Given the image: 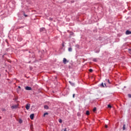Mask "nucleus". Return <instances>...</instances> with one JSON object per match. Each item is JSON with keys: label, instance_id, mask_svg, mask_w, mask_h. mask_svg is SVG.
<instances>
[{"label": "nucleus", "instance_id": "nucleus-1", "mask_svg": "<svg viewBox=\"0 0 131 131\" xmlns=\"http://www.w3.org/2000/svg\"><path fill=\"white\" fill-rule=\"evenodd\" d=\"M63 64H66L67 63H69V60H68L66 58H63Z\"/></svg>", "mask_w": 131, "mask_h": 131}, {"label": "nucleus", "instance_id": "nucleus-2", "mask_svg": "<svg viewBox=\"0 0 131 131\" xmlns=\"http://www.w3.org/2000/svg\"><path fill=\"white\" fill-rule=\"evenodd\" d=\"M25 90H26V91H32V88H31V87L27 86L25 87Z\"/></svg>", "mask_w": 131, "mask_h": 131}, {"label": "nucleus", "instance_id": "nucleus-3", "mask_svg": "<svg viewBox=\"0 0 131 131\" xmlns=\"http://www.w3.org/2000/svg\"><path fill=\"white\" fill-rule=\"evenodd\" d=\"M19 105L18 104H15L11 106L12 109H16V108H18Z\"/></svg>", "mask_w": 131, "mask_h": 131}, {"label": "nucleus", "instance_id": "nucleus-4", "mask_svg": "<svg viewBox=\"0 0 131 131\" xmlns=\"http://www.w3.org/2000/svg\"><path fill=\"white\" fill-rule=\"evenodd\" d=\"M26 108L27 110H29V109L30 108V104H27L26 105Z\"/></svg>", "mask_w": 131, "mask_h": 131}, {"label": "nucleus", "instance_id": "nucleus-5", "mask_svg": "<svg viewBox=\"0 0 131 131\" xmlns=\"http://www.w3.org/2000/svg\"><path fill=\"white\" fill-rule=\"evenodd\" d=\"M30 118L32 120L34 118V114L30 115Z\"/></svg>", "mask_w": 131, "mask_h": 131}, {"label": "nucleus", "instance_id": "nucleus-6", "mask_svg": "<svg viewBox=\"0 0 131 131\" xmlns=\"http://www.w3.org/2000/svg\"><path fill=\"white\" fill-rule=\"evenodd\" d=\"M125 33L127 35H128L129 34H131V32L128 30H127Z\"/></svg>", "mask_w": 131, "mask_h": 131}, {"label": "nucleus", "instance_id": "nucleus-7", "mask_svg": "<svg viewBox=\"0 0 131 131\" xmlns=\"http://www.w3.org/2000/svg\"><path fill=\"white\" fill-rule=\"evenodd\" d=\"M46 31V29L45 28H41L40 29V32H42V31Z\"/></svg>", "mask_w": 131, "mask_h": 131}, {"label": "nucleus", "instance_id": "nucleus-8", "mask_svg": "<svg viewBox=\"0 0 131 131\" xmlns=\"http://www.w3.org/2000/svg\"><path fill=\"white\" fill-rule=\"evenodd\" d=\"M68 51L69 52H72V48L71 47L69 48Z\"/></svg>", "mask_w": 131, "mask_h": 131}, {"label": "nucleus", "instance_id": "nucleus-9", "mask_svg": "<svg viewBox=\"0 0 131 131\" xmlns=\"http://www.w3.org/2000/svg\"><path fill=\"white\" fill-rule=\"evenodd\" d=\"M18 122H19V123H22V122H23V121H22V119H19V120H18Z\"/></svg>", "mask_w": 131, "mask_h": 131}, {"label": "nucleus", "instance_id": "nucleus-10", "mask_svg": "<svg viewBox=\"0 0 131 131\" xmlns=\"http://www.w3.org/2000/svg\"><path fill=\"white\" fill-rule=\"evenodd\" d=\"M86 115H90V111H86Z\"/></svg>", "mask_w": 131, "mask_h": 131}, {"label": "nucleus", "instance_id": "nucleus-11", "mask_svg": "<svg viewBox=\"0 0 131 131\" xmlns=\"http://www.w3.org/2000/svg\"><path fill=\"white\" fill-rule=\"evenodd\" d=\"M69 83H70V84H71V85H72L73 86H74V83H72L71 81H69Z\"/></svg>", "mask_w": 131, "mask_h": 131}, {"label": "nucleus", "instance_id": "nucleus-12", "mask_svg": "<svg viewBox=\"0 0 131 131\" xmlns=\"http://www.w3.org/2000/svg\"><path fill=\"white\" fill-rule=\"evenodd\" d=\"M44 108L45 109H49V106L48 105H45Z\"/></svg>", "mask_w": 131, "mask_h": 131}, {"label": "nucleus", "instance_id": "nucleus-13", "mask_svg": "<svg viewBox=\"0 0 131 131\" xmlns=\"http://www.w3.org/2000/svg\"><path fill=\"white\" fill-rule=\"evenodd\" d=\"M49 115V113H44L43 116V117H45L46 116V115Z\"/></svg>", "mask_w": 131, "mask_h": 131}, {"label": "nucleus", "instance_id": "nucleus-14", "mask_svg": "<svg viewBox=\"0 0 131 131\" xmlns=\"http://www.w3.org/2000/svg\"><path fill=\"white\" fill-rule=\"evenodd\" d=\"M96 111H97V108L96 107H94L93 108V112H96Z\"/></svg>", "mask_w": 131, "mask_h": 131}, {"label": "nucleus", "instance_id": "nucleus-15", "mask_svg": "<svg viewBox=\"0 0 131 131\" xmlns=\"http://www.w3.org/2000/svg\"><path fill=\"white\" fill-rule=\"evenodd\" d=\"M123 130H125V124H124L123 126Z\"/></svg>", "mask_w": 131, "mask_h": 131}, {"label": "nucleus", "instance_id": "nucleus-16", "mask_svg": "<svg viewBox=\"0 0 131 131\" xmlns=\"http://www.w3.org/2000/svg\"><path fill=\"white\" fill-rule=\"evenodd\" d=\"M93 61L94 62H97V61H98V59H97V58H94L93 60Z\"/></svg>", "mask_w": 131, "mask_h": 131}, {"label": "nucleus", "instance_id": "nucleus-17", "mask_svg": "<svg viewBox=\"0 0 131 131\" xmlns=\"http://www.w3.org/2000/svg\"><path fill=\"white\" fill-rule=\"evenodd\" d=\"M59 123H62V119H59Z\"/></svg>", "mask_w": 131, "mask_h": 131}, {"label": "nucleus", "instance_id": "nucleus-18", "mask_svg": "<svg viewBox=\"0 0 131 131\" xmlns=\"http://www.w3.org/2000/svg\"><path fill=\"white\" fill-rule=\"evenodd\" d=\"M107 107H108V108H112V106H111V105L108 104V105H107Z\"/></svg>", "mask_w": 131, "mask_h": 131}, {"label": "nucleus", "instance_id": "nucleus-19", "mask_svg": "<svg viewBox=\"0 0 131 131\" xmlns=\"http://www.w3.org/2000/svg\"><path fill=\"white\" fill-rule=\"evenodd\" d=\"M101 85L102 88H105V86H104V84L103 83H101Z\"/></svg>", "mask_w": 131, "mask_h": 131}, {"label": "nucleus", "instance_id": "nucleus-20", "mask_svg": "<svg viewBox=\"0 0 131 131\" xmlns=\"http://www.w3.org/2000/svg\"><path fill=\"white\" fill-rule=\"evenodd\" d=\"M89 71H90V72H93V69H90L89 70Z\"/></svg>", "mask_w": 131, "mask_h": 131}, {"label": "nucleus", "instance_id": "nucleus-21", "mask_svg": "<svg viewBox=\"0 0 131 131\" xmlns=\"http://www.w3.org/2000/svg\"><path fill=\"white\" fill-rule=\"evenodd\" d=\"M24 15L25 17H28V15H26L25 14H24Z\"/></svg>", "mask_w": 131, "mask_h": 131}, {"label": "nucleus", "instance_id": "nucleus-22", "mask_svg": "<svg viewBox=\"0 0 131 131\" xmlns=\"http://www.w3.org/2000/svg\"><path fill=\"white\" fill-rule=\"evenodd\" d=\"M128 96L129 98H131V94H128Z\"/></svg>", "mask_w": 131, "mask_h": 131}, {"label": "nucleus", "instance_id": "nucleus-23", "mask_svg": "<svg viewBox=\"0 0 131 131\" xmlns=\"http://www.w3.org/2000/svg\"><path fill=\"white\" fill-rule=\"evenodd\" d=\"M105 128H108V125H105Z\"/></svg>", "mask_w": 131, "mask_h": 131}, {"label": "nucleus", "instance_id": "nucleus-24", "mask_svg": "<svg viewBox=\"0 0 131 131\" xmlns=\"http://www.w3.org/2000/svg\"><path fill=\"white\" fill-rule=\"evenodd\" d=\"M75 94H73V98H75Z\"/></svg>", "mask_w": 131, "mask_h": 131}, {"label": "nucleus", "instance_id": "nucleus-25", "mask_svg": "<svg viewBox=\"0 0 131 131\" xmlns=\"http://www.w3.org/2000/svg\"><path fill=\"white\" fill-rule=\"evenodd\" d=\"M64 131H67V128H64Z\"/></svg>", "mask_w": 131, "mask_h": 131}, {"label": "nucleus", "instance_id": "nucleus-26", "mask_svg": "<svg viewBox=\"0 0 131 131\" xmlns=\"http://www.w3.org/2000/svg\"><path fill=\"white\" fill-rule=\"evenodd\" d=\"M107 81H108V83H110V81L109 80V79L107 80Z\"/></svg>", "mask_w": 131, "mask_h": 131}, {"label": "nucleus", "instance_id": "nucleus-27", "mask_svg": "<svg viewBox=\"0 0 131 131\" xmlns=\"http://www.w3.org/2000/svg\"><path fill=\"white\" fill-rule=\"evenodd\" d=\"M18 89H21V86H18Z\"/></svg>", "mask_w": 131, "mask_h": 131}, {"label": "nucleus", "instance_id": "nucleus-28", "mask_svg": "<svg viewBox=\"0 0 131 131\" xmlns=\"http://www.w3.org/2000/svg\"><path fill=\"white\" fill-rule=\"evenodd\" d=\"M62 47H64V44H62Z\"/></svg>", "mask_w": 131, "mask_h": 131}, {"label": "nucleus", "instance_id": "nucleus-29", "mask_svg": "<svg viewBox=\"0 0 131 131\" xmlns=\"http://www.w3.org/2000/svg\"><path fill=\"white\" fill-rule=\"evenodd\" d=\"M3 111H5V109H3Z\"/></svg>", "mask_w": 131, "mask_h": 131}, {"label": "nucleus", "instance_id": "nucleus-30", "mask_svg": "<svg viewBox=\"0 0 131 131\" xmlns=\"http://www.w3.org/2000/svg\"><path fill=\"white\" fill-rule=\"evenodd\" d=\"M104 85H105V86H106V84L105 83H104Z\"/></svg>", "mask_w": 131, "mask_h": 131}]
</instances>
